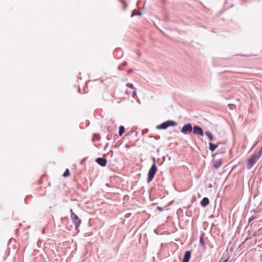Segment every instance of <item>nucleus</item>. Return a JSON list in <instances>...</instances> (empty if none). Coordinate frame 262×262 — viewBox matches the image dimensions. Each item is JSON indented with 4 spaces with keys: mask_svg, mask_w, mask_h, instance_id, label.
<instances>
[{
    "mask_svg": "<svg viewBox=\"0 0 262 262\" xmlns=\"http://www.w3.org/2000/svg\"><path fill=\"white\" fill-rule=\"evenodd\" d=\"M96 161L97 163L101 166H104L106 164V160L104 158H97Z\"/></svg>",
    "mask_w": 262,
    "mask_h": 262,
    "instance_id": "obj_7",
    "label": "nucleus"
},
{
    "mask_svg": "<svg viewBox=\"0 0 262 262\" xmlns=\"http://www.w3.org/2000/svg\"><path fill=\"white\" fill-rule=\"evenodd\" d=\"M222 164V160L221 159H220L218 161H216L214 163L213 166H214L215 168L218 169V168H219L221 167Z\"/></svg>",
    "mask_w": 262,
    "mask_h": 262,
    "instance_id": "obj_10",
    "label": "nucleus"
},
{
    "mask_svg": "<svg viewBox=\"0 0 262 262\" xmlns=\"http://www.w3.org/2000/svg\"><path fill=\"white\" fill-rule=\"evenodd\" d=\"M133 94L134 95H136V91H134L133 92Z\"/></svg>",
    "mask_w": 262,
    "mask_h": 262,
    "instance_id": "obj_20",
    "label": "nucleus"
},
{
    "mask_svg": "<svg viewBox=\"0 0 262 262\" xmlns=\"http://www.w3.org/2000/svg\"><path fill=\"white\" fill-rule=\"evenodd\" d=\"M200 242H201V243H203V244H204V241H203V237H201L200 238Z\"/></svg>",
    "mask_w": 262,
    "mask_h": 262,
    "instance_id": "obj_17",
    "label": "nucleus"
},
{
    "mask_svg": "<svg viewBox=\"0 0 262 262\" xmlns=\"http://www.w3.org/2000/svg\"><path fill=\"white\" fill-rule=\"evenodd\" d=\"M191 252L189 251H186L185 253L182 262H189L190 258Z\"/></svg>",
    "mask_w": 262,
    "mask_h": 262,
    "instance_id": "obj_8",
    "label": "nucleus"
},
{
    "mask_svg": "<svg viewBox=\"0 0 262 262\" xmlns=\"http://www.w3.org/2000/svg\"><path fill=\"white\" fill-rule=\"evenodd\" d=\"M262 156V146L260 147L259 149L255 152L251 156V158L249 159L247 163V167L248 169H250L253 166V165L256 163L257 160Z\"/></svg>",
    "mask_w": 262,
    "mask_h": 262,
    "instance_id": "obj_1",
    "label": "nucleus"
},
{
    "mask_svg": "<svg viewBox=\"0 0 262 262\" xmlns=\"http://www.w3.org/2000/svg\"><path fill=\"white\" fill-rule=\"evenodd\" d=\"M126 86H127V87H128V88H129L130 89H134V85L132 83H127L126 84Z\"/></svg>",
    "mask_w": 262,
    "mask_h": 262,
    "instance_id": "obj_15",
    "label": "nucleus"
},
{
    "mask_svg": "<svg viewBox=\"0 0 262 262\" xmlns=\"http://www.w3.org/2000/svg\"><path fill=\"white\" fill-rule=\"evenodd\" d=\"M157 209L160 210V211H162L163 210V209L162 207H160V206H158L157 207Z\"/></svg>",
    "mask_w": 262,
    "mask_h": 262,
    "instance_id": "obj_18",
    "label": "nucleus"
},
{
    "mask_svg": "<svg viewBox=\"0 0 262 262\" xmlns=\"http://www.w3.org/2000/svg\"><path fill=\"white\" fill-rule=\"evenodd\" d=\"M152 161H153V164H152L156 165V159H155V158L153 157L152 158Z\"/></svg>",
    "mask_w": 262,
    "mask_h": 262,
    "instance_id": "obj_16",
    "label": "nucleus"
},
{
    "mask_svg": "<svg viewBox=\"0 0 262 262\" xmlns=\"http://www.w3.org/2000/svg\"><path fill=\"white\" fill-rule=\"evenodd\" d=\"M192 130V127L191 124L188 123L185 124L181 129V132L185 135L190 134Z\"/></svg>",
    "mask_w": 262,
    "mask_h": 262,
    "instance_id": "obj_5",
    "label": "nucleus"
},
{
    "mask_svg": "<svg viewBox=\"0 0 262 262\" xmlns=\"http://www.w3.org/2000/svg\"><path fill=\"white\" fill-rule=\"evenodd\" d=\"M205 134L206 135V136H207L208 137L210 141H213V136H212V134L209 131H206L205 132Z\"/></svg>",
    "mask_w": 262,
    "mask_h": 262,
    "instance_id": "obj_12",
    "label": "nucleus"
},
{
    "mask_svg": "<svg viewBox=\"0 0 262 262\" xmlns=\"http://www.w3.org/2000/svg\"><path fill=\"white\" fill-rule=\"evenodd\" d=\"M177 124V123L176 122L172 120H168L157 126V128L158 129H165L169 126H174Z\"/></svg>",
    "mask_w": 262,
    "mask_h": 262,
    "instance_id": "obj_2",
    "label": "nucleus"
},
{
    "mask_svg": "<svg viewBox=\"0 0 262 262\" xmlns=\"http://www.w3.org/2000/svg\"><path fill=\"white\" fill-rule=\"evenodd\" d=\"M63 176L65 177L70 176V172L68 169H67L65 172H64Z\"/></svg>",
    "mask_w": 262,
    "mask_h": 262,
    "instance_id": "obj_14",
    "label": "nucleus"
},
{
    "mask_svg": "<svg viewBox=\"0 0 262 262\" xmlns=\"http://www.w3.org/2000/svg\"><path fill=\"white\" fill-rule=\"evenodd\" d=\"M192 131L193 134L195 135H198V136L201 137L204 136V133L203 129L198 125H195L192 128Z\"/></svg>",
    "mask_w": 262,
    "mask_h": 262,
    "instance_id": "obj_6",
    "label": "nucleus"
},
{
    "mask_svg": "<svg viewBox=\"0 0 262 262\" xmlns=\"http://www.w3.org/2000/svg\"><path fill=\"white\" fill-rule=\"evenodd\" d=\"M228 260V258H227V259H225L223 262H227Z\"/></svg>",
    "mask_w": 262,
    "mask_h": 262,
    "instance_id": "obj_21",
    "label": "nucleus"
},
{
    "mask_svg": "<svg viewBox=\"0 0 262 262\" xmlns=\"http://www.w3.org/2000/svg\"><path fill=\"white\" fill-rule=\"evenodd\" d=\"M70 212L71 213V218L75 224L76 228H77L80 224L81 220L78 216L73 212L72 209L70 210Z\"/></svg>",
    "mask_w": 262,
    "mask_h": 262,
    "instance_id": "obj_4",
    "label": "nucleus"
},
{
    "mask_svg": "<svg viewBox=\"0 0 262 262\" xmlns=\"http://www.w3.org/2000/svg\"><path fill=\"white\" fill-rule=\"evenodd\" d=\"M254 219V218L253 217H251L250 218H249V222H251L252 221H253V220Z\"/></svg>",
    "mask_w": 262,
    "mask_h": 262,
    "instance_id": "obj_19",
    "label": "nucleus"
},
{
    "mask_svg": "<svg viewBox=\"0 0 262 262\" xmlns=\"http://www.w3.org/2000/svg\"><path fill=\"white\" fill-rule=\"evenodd\" d=\"M157 170L158 168L156 165L155 164H152L148 172V183L151 182L155 174L156 173L157 171Z\"/></svg>",
    "mask_w": 262,
    "mask_h": 262,
    "instance_id": "obj_3",
    "label": "nucleus"
},
{
    "mask_svg": "<svg viewBox=\"0 0 262 262\" xmlns=\"http://www.w3.org/2000/svg\"><path fill=\"white\" fill-rule=\"evenodd\" d=\"M260 260L262 261V254L260 255Z\"/></svg>",
    "mask_w": 262,
    "mask_h": 262,
    "instance_id": "obj_22",
    "label": "nucleus"
},
{
    "mask_svg": "<svg viewBox=\"0 0 262 262\" xmlns=\"http://www.w3.org/2000/svg\"><path fill=\"white\" fill-rule=\"evenodd\" d=\"M124 131H125L124 127L123 126H120L119 131V136H121L124 133Z\"/></svg>",
    "mask_w": 262,
    "mask_h": 262,
    "instance_id": "obj_13",
    "label": "nucleus"
},
{
    "mask_svg": "<svg viewBox=\"0 0 262 262\" xmlns=\"http://www.w3.org/2000/svg\"><path fill=\"white\" fill-rule=\"evenodd\" d=\"M209 204V200L207 198H204L201 202V204L203 207H206Z\"/></svg>",
    "mask_w": 262,
    "mask_h": 262,
    "instance_id": "obj_9",
    "label": "nucleus"
},
{
    "mask_svg": "<svg viewBox=\"0 0 262 262\" xmlns=\"http://www.w3.org/2000/svg\"><path fill=\"white\" fill-rule=\"evenodd\" d=\"M209 149L211 151H213L215 150V149L217 147L218 145H215V144H213V143L210 142L209 143Z\"/></svg>",
    "mask_w": 262,
    "mask_h": 262,
    "instance_id": "obj_11",
    "label": "nucleus"
}]
</instances>
